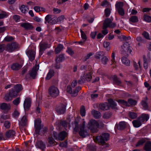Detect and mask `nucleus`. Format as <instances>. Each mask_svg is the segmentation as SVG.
Listing matches in <instances>:
<instances>
[{"label":"nucleus","mask_w":151,"mask_h":151,"mask_svg":"<svg viewBox=\"0 0 151 151\" xmlns=\"http://www.w3.org/2000/svg\"><path fill=\"white\" fill-rule=\"evenodd\" d=\"M81 120L82 123V124H80V130L79 132V134L80 136L83 138H85L88 135V130L86 129L85 126L86 122L84 119H81L80 116H77L76 117V132L77 131L78 125L79 123V122L78 121H80Z\"/></svg>","instance_id":"1"},{"label":"nucleus","mask_w":151,"mask_h":151,"mask_svg":"<svg viewBox=\"0 0 151 151\" xmlns=\"http://www.w3.org/2000/svg\"><path fill=\"white\" fill-rule=\"evenodd\" d=\"M88 128L92 133H96L100 127L99 124L94 119L90 120L88 123Z\"/></svg>","instance_id":"2"},{"label":"nucleus","mask_w":151,"mask_h":151,"mask_svg":"<svg viewBox=\"0 0 151 151\" xmlns=\"http://www.w3.org/2000/svg\"><path fill=\"white\" fill-rule=\"evenodd\" d=\"M93 73L91 71L88 73L83 72L78 81V83L80 84L84 83L86 81L90 82L92 79Z\"/></svg>","instance_id":"3"},{"label":"nucleus","mask_w":151,"mask_h":151,"mask_svg":"<svg viewBox=\"0 0 151 151\" xmlns=\"http://www.w3.org/2000/svg\"><path fill=\"white\" fill-rule=\"evenodd\" d=\"M110 135L108 133H103L99 136H97L96 139L97 141L101 144H104L109 139Z\"/></svg>","instance_id":"4"},{"label":"nucleus","mask_w":151,"mask_h":151,"mask_svg":"<svg viewBox=\"0 0 151 151\" xmlns=\"http://www.w3.org/2000/svg\"><path fill=\"white\" fill-rule=\"evenodd\" d=\"M49 94L52 97L55 98L59 94V91L58 88L54 86H50L48 89Z\"/></svg>","instance_id":"5"},{"label":"nucleus","mask_w":151,"mask_h":151,"mask_svg":"<svg viewBox=\"0 0 151 151\" xmlns=\"http://www.w3.org/2000/svg\"><path fill=\"white\" fill-rule=\"evenodd\" d=\"M39 69V64H36L31 70L29 72V74L31 77L33 79L35 78L37 74V71Z\"/></svg>","instance_id":"6"},{"label":"nucleus","mask_w":151,"mask_h":151,"mask_svg":"<svg viewBox=\"0 0 151 151\" xmlns=\"http://www.w3.org/2000/svg\"><path fill=\"white\" fill-rule=\"evenodd\" d=\"M65 105L63 104H60L57 106L55 110L58 114H64L65 111Z\"/></svg>","instance_id":"7"},{"label":"nucleus","mask_w":151,"mask_h":151,"mask_svg":"<svg viewBox=\"0 0 151 151\" xmlns=\"http://www.w3.org/2000/svg\"><path fill=\"white\" fill-rule=\"evenodd\" d=\"M126 126V122L124 121L120 122L118 124H116L115 126L114 129L115 130L117 129L122 131L125 129Z\"/></svg>","instance_id":"8"},{"label":"nucleus","mask_w":151,"mask_h":151,"mask_svg":"<svg viewBox=\"0 0 151 151\" xmlns=\"http://www.w3.org/2000/svg\"><path fill=\"white\" fill-rule=\"evenodd\" d=\"M41 120L37 119L35 121V131L37 134H39L40 130L43 127V125L41 124Z\"/></svg>","instance_id":"9"},{"label":"nucleus","mask_w":151,"mask_h":151,"mask_svg":"<svg viewBox=\"0 0 151 151\" xmlns=\"http://www.w3.org/2000/svg\"><path fill=\"white\" fill-rule=\"evenodd\" d=\"M39 55H41L43 54L45 50L47 48L48 44L47 43L45 42H41L39 44Z\"/></svg>","instance_id":"10"},{"label":"nucleus","mask_w":151,"mask_h":151,"mask_svg":"<svg viewBox=\"0 0 151 151\" xmlns=\"http://www.w3.org/2000/svg\"><path fill=\"white\" fill-rule=\"evenodd\" d=\"M73 117L72 116L70 115L68 116L65 120H60V124L64 127H67L68 125L69 124L70 122L72 120Z\"/></svg>","instance_id":"11"},{"label":"nucleus","mask_w":151,"mask_h":151,"mask_svg":"<svg viewBox=\"0 0 151 151\" xmlns=\"http://www.w3.org/2000/svg\"><path fill=\"white\" fill-rule=\"evenodd\" d=\"M31 100L30 98H26L24 103V107L25 110L28 111L30 107Z\"/></svg>","instance_id":"12"},{"label":"nucleus","mask_w":151,"mask_h":151,"mask_svg":"<svg viewBox=\"0 0 151 151\" xmlns=\"http://www.w3.org/2000/svg\"><path fill=\"white\" fill-rule=\"evenodd\" d=\"M15 132L13 130H9L5 133V137L7 138H12L15 136Z\"/></svg>","instance_id":"13"},{"label":"nucleus","mask_w":151,"mask_h":151,"mask_svg":"<svg viewBox=\"0 0 151 151\" xmlns=\"http://www.w3.org/2000/svg\"><path fill=\"white\" fill-rule=\"evenodd\" d=\"M0 108L4 111H8L11 109V106L9 104L3 103L0 104Z\"/></svg>","instance_id":"14"},{"label":"nucleus","mask_w":151,"mask_h":151,"mask_svg":"<svg viewBox=\"0 0 151 151\" xmlns=\"http://www.w3.org/2000/svg\"><path fill=\"white\" fill-rule=\"evenodd\" d=\"M35 146L37 148L44 150L45 148V144L41 140L38 141L36 143Z\"/></svg>","instance_id":"15"},{"label":"nucleus","mask_w":151,"mask_h":151,"mask_svg":"<svg viewBox=\"0 0 151 151\" xmlns=\"http://www.w3.org/2000/svg\"><path fill=\"white\" fill-rule=\"evenodd\" d=\"M27 54L29 60L32 61L35 59V52L33 50H29L28 51Z\"/></svg>","instance_id":"16"},{"label":"nucleus","mask_w":151,"mask_h":151,"mask_svg":"<svg viewBox=\"0 0 151 151\" xmlns=\"http://www.w3.org/2000/svg\"><path fill=\"white\" fill-rule=\"evenodd\" d=\"M141 122L142 123L145 121H147L149 118V116L148 114H142L141 116L138 118Z\"/></svg>","instance_id":"17"},{"label":"nucleus","mask_w":151,"mask_h":151,"mask_svg":"<svg viewBox=\"0 0 151 151\" xmlns=\"http://www.w3.org/2000/svg\"><path fill=\"white\" fill-rule=\"evenodd\" d=\"M68 134L65 131L61 132L58 134V139L63 141L67 137Z\"/></svg>","instance_id":"18"},{"label":"nucleus","mask_w":151,"mask_h":151,"mask_svg":"<svg viewBox=\"0 0 151 151\" xmlns=\"http://www.w3.org/2000/svg\"><path fill=\"white\" fill-rule=\"evenodd\" d=\"M21 26L27 30H31L33 28L32 25L29 23H23L21 24Z\"/></svg>","instance_id":"19"},{"label":"nucleus","mask_w":151,"mask_h":151,"mask_svg":"<svg viewBox=\"0 0 151 151\" xmlns=\"http://www.w3.org/2000/svg\"><path fill=\"white\" fill-rule=\"evenodd\" d=\"M146 140L145 138H142L138 141L136 145L137 147H138L143 145L146 142Z\"/></svg>","instance_id":"20"},{"label":"nucleus","mask_w":151,"mask_h":151,"mask_svg":"<svg viewBox=\"0 0 151 151\" xmlns=\"http://www.w3.org/2000/svg\"><path fill=\"white\" fill-rule=\"evenodd\" d=\"M28 120L26 116H24L22 117L21 122H20L19 126L21 128L22 127L24 126L27 123Z\"/></svg>","instance_id":"21"},{"label":"nucleus","mask_w":151,"mask_h":151,"mask_svg":"<svg viewBox=\"0 0 151 151\" xmlns=\"http://www.w3.org/2000/svg\"><path fill=\"white\" fill-rule=\"evenodd\" d=\"M143 149L145 151H151V141H148L145 143Z\"/></svg>","instance_id":"22"},{"label":"nucleus","mask_w":151,"mask_h":151,"mask_svg":"<svg viewBox=\"0 0 151 151\" xmlns=\"http://www.w3.org/2000/svg\"><path fill=\"white\" fill-rule=\"evenodd\" d=\"M108 102L109 104V107L113 109H116V106H117L116 103L112 99H109L108 100Z\"/></svg>","instance_id":"23"},{"label":"nucleus","mask_w":151,"mask_h":151,"mask_svg":"<svg viewBox=\"0 0 151 151\" xmlns=\"http://www.w3.org/2000/svg\"><path fill=\"white\" fill-rule=\"evenodd\" d=\"M141 123L139 118L137 120H134L132 122L134 127L135 128H138L140 127L142 125Z\"/></svg>","instance_id":"24"},{"label":"nucleus","mask_w":151,"mask_h":151,"mask_svg":"<svg viewBox=\"0 0 151 151\" xmlns=\"http://www.w3.org/2000/svg\"><path fill=\"white\" fill-rule=\"evenodd\" d=\"M54 71L53 69H50L47 74L45 79L47 80L50 79L54 75Z\"/></svg>","instance_id":"25"},{"label":"nucleus","mask_w":151,"mask_h":151,"mask_svg":"<svg viewBox=\"0 0 151 151\" xmlns=\"http://www.w3.org/2000/svg\"><path fill=\"white\" fill-rule=\"evenodd\" d=\"M100 109L103 110H107L109 109V106L107 104L101 103L99 104Z\"/></svg>","instance_id":"26"},{"label":"nucleus","mask_w":151,"mask_h":151,"mask_svg":"<svg viewBox=\"0 0 151 151\" xmlns=\"http://www.w3.org/2000/svg\"><path fill=\"white\" fill-rule=\"evenodd\" d=\"M91 113L93 116L96 119H99L100 117V113L99 112L95 110H93Z\"/></svg>","instance_id":"27"},{"label":"nucleus","mask_w":151,"mask_h":151,"mask_svg":"<svg viewBox=\"0 0 151 151\" xmlns=\"http://www.w3.org/2000/svg\"><path fill=\"white\" fill-rule=\"evenodd\" d=\"M65 58L63 55L60 54L56 57V62L57 64L60 63L61 62L64 60Z\"/></svg>","instance_id":"28"},{"label":"nucleus","mask_w":151,"mask_h":151,"mask_svg":"<svg viewBox=\"0 0 151 151\" xmlns=\"http://www.w3.org/2000/svg\"><path fill=\"white\" fill-rule=\"evenodd\" d=\"M112 78L114 83L118 85H120L122 83V82L118 78L116 75H114L112 77Z\"/></svg>","instance_id":"29"},{"label":"nucleus","mask_w":151,"mask_h":151,"mask_svg":"<svg viewBox=\"0 0 151 151\" xmlns=\"http://www.w3.org/2000/svg\"><path fill=\"white\" fill-rule=\"evenodd\" d=\"M22 66L17 63L12 64L11 66V68L14 70H18L20 69Z\"/></svg>","instance_id":"30"},{"label":"nucleus","mask_w":151,"mask_h":151,"mask_svg":"<svg viewBox=\"0 0 151 151\" xmlns=\"http://www.w3.org/2000/svg\"><path fill=\"white\" fill-rule=\"evenodd\" d=\"M142 35L144 38L145 39L149 40H151L150 34L146 31H144L142 33Z\"/></svg>","instance_id":"31"},{"label":"nucleus","mask_w":151,"mask_h":151,"mask_svg":"<svg viewBox=\"0 0 151 151\" xmlns=\"http://www.w3.org/2000/svg\"><path fill=\"white\" fill-rule=\"evenodd\" d=\"M9 93L10 94V96H11L13 98H14L17 96L18 93L14 89L12 88L9 91Z\"/></svg>","instance_id":"32"},{"label":"nucleus","mask_w":151,"mask_h":151,"mask_svg":"<svg viewBox=\"0 0 151 151\" xmlns=\"http://www.w3.org/2000/svg\"><path fill=\"white\" fill-rule=\"evenodd\" d=\"M128 102L130 106H135L137 103V101L132 98H129L128 99Z\"/></svg>","instance_id":"33"},{"label":"nucleus","mask_w":151,"mask_h":151,"mask_svg":"<svg viewBox=\"0 0 151 151\" xmlns=\"http://www.w3.org/2000/svg\"><path fill=\"white\" fill-rule=\"evenodd\" d=\"M20 9L22 13L24 14H26L28 12L29 10V8L27 6H26L24 5H22L21 6Z\"/></svg>","instance_id":"34"},{"label":"nucleus","mask_w":151,"mask_h":151,"mask_svg":"<svg viewBox=\"0 0 151 151\" xmlns=\"http://www.w3.org/2000/svg\"><path fill=\"white\" fill-rule=\"evenodd\" d=\"M128 116L130 118L134 119L137 117V114L136 112L130 111L129 113Z\"/></svg>","instance_id":"35"},{"label":"nucleus","mask_w":151,"mask_h":151,"mask_svg":"<svg viewBox=\"0 0 151 151\" xmlns=\"http://www.w3.org/2000/svg\"><path fill=\"white\" fill-rule=\"evenodd\" d=\"M130 22L133 23H137L139 21L138 18L137 17L134 16H132L129 19Z\"/></svg>","instance_id":"36"},{"label":"nucleus","mask_w":151,"mask_h":151,"mask_svg":"<svg viewBox=\"0 0 151 151\" xmlns=\"http://www.w3.org/2000/svg\"><path fill=\"white\" fill-rule=\"evenodd\" d=\"M63 48L62 45L59 44L57 47L55 49V51L56 54H58L60 52Z\"/></svg>","instance_id":"37"},{"label":"nucleus","mask_w":151,"mask_h":151,"mask_svg":"<svg viewBox=\"0 0 151 151\" xmlns=\"http://www.w3.org/2000/svg\"><path fill=\"white\" fill-rule=\"evenodd\" d=\"M23 88L22 86L21 85L17 84L14 86V89L18 93L20 91L22 90Z\"/></svg>","instance_id":"38"},{"label":"nucleus","mask_w":151,"mask_h":151,"mask_svg":"<svg viewBox=\"0 0 151 151\" xmlns=\"http://www.w3.org/2000/svg\"><path fill=\"white\" fill-rule=\"evenodd\" d=\"M121 60L123 63L127 65H129L130 64V61L128 60L127 58L123 57L122 58Z\"/></svg>","instance_id":"39"},{"label":"nucleus","mask_w":151,"mask_h":151,"mask_svg":"<svg viewBox=\"0 0 151 151\" xmlns=\"http://www.w3.org/2000/svg\"><path fill=\"white\" fill-rule=\"evenodd\" d=\"M118 102L119 104H122L125 106H130V105L129 104L128 101H127L124 100L119 99L118 100Z\"/></svg>","instance_id":"40"},{"label":"nucleus","mask_w":151,"mask_h":151,"mask_svg":"<svg viewBox=\"0 0 151 151\" xmlns=\"http://www.w3.org/2000/svg\"><path fill=\"white\" fill-rule=\"evenodd\" d=\"M80 112V114L81 116L83 117L85 116L86 113V110L85 107L84 106H82L81 107Z\"/></svg>","instance_id":"41"},{"label":"nucleus","mask_w":151,"mask_h":151,"mask_svg":"<svg viewBox=\"0 0 151 151\" xmlns=\"http://www.w3.org/2000/svg\"><path fill=\"white\" fill-rule=\"evenodd\" d=\"M144 19L145 21L150 23L151 22V17L147 14H144L143 16Z\"/></svg>","instance_id":"42"},{"label":"nucleus","mask_w":151,"mask_h":151,"mask_svg":"<svg viewBox=\"0 0 151 151\" xmlns=\"http://www.w3.org/2000/svg\"><path fill=\"white\" fill-rule=\"evenodd\" d=\"M111 9L110 8H106L104 10V13L106 17L109 16L111 13Z\"/></svg>","instance_id":"43"},{"label":"nucleus","mask_w":151,"mask_h":151,"mask_svg":"<svg viewBox=\"0 0 151 151\" xmlns=\"http://www.w3.org/2000/svg\"><path fill=\"white\" fill-rule=\"evenodd\" d=\"M67 91L69 93L71 94L72 96L73 97H75V91H74V89L73 90V93H72V90L70 86H68L67 87Z\"/></svg>","instance_id":"44"},{"label":"nucleus","mask_w":151,"mask_h":151,"mask_svg":"<svg viewBox=\"0 0 151 151\" xmlns=\"http://www.w3.org/2000/svg\"><path fill=\"white\" fill-rule=\"evenodd\" d=\"M11 43L8 44L6 47V49L9 52H12L14 51L13 47Z\"/></svg>","instance_id":"45"},{"label":"nucleus","mask_w":151,"mask_h":151,"mask_svg":"<svg viewBox=\"0 0 151 151\" xmlns=\"http://www.w3.org/2000/svg\"><path fill=\"white\" fill-rule=\"evenodd\" d=\"M34 9L37 12H39L40 11H44L45 10L44 8L40 7L38 6H35Z\"/></svg>","instance_id":"46"},{"label":"nucleus","mask_w":151,"mask_h":151,"mask_svg":"<svg viewBox=\"0 0 151 151\" xmlns=\"http://www.w3.org/2000/svg\"><path fill=\"white\" fill-rule=\"evenodd\" d=\"M122 3L121 2L116 3L115 5V8L116 10L122 8Z\"/></svg>","instance_id":"47"},{"label":"nucleus","mask_w":151,"mask_h":151,"mask_svg":"<svg viewBox=\"0 0 151 151\" xmlns=\"http://www.w3.org/2000/svg\"><path fill=\"white\" fill-rule=\"evenodd\" d=\"M109 60L107 58L106 56L102 57L101 59V62L102 64L105 65L107 63Z\"/></svg>","instance_id":"48"},{"label":"nucleus","mask_w":151,"mask_h":151,"mask_svg":"<svg viewBox=\"0 0 151 151\" xmlns=\"http://www.w3.org/2000/svg\"><path fill=\"white\" fill-rule=\"evenodd\" d=\"M52 17V15L50 14H48L45 17V23H46L47 22L49 24L50 22Z\"/></svg>","instance_id":"49"},{"label":"nucleus","mask_w":151,"mask_h":151,"mask_svg":"<svg viewBox=\"0 0 151 151\" xmlns=\"http://www.w3.org/2000/svg\"><path fill=\"white\" fill-rule=\"evenodd\" d=\"M94 53L91 52L88 54L86 56H85L83 58V60L84 61H86L87 60L89 59L91 56L93 55Z\"/></svg>","instance_id":"50"},{"label":"nucleus","mask_w":151,"mask_h":151,"mask_svg":"<svg viewBox=\"0 0 151 151\" xmlns=\"http://www.w3.org/2000/svg\"><path fill=\"white\" fill-rule=\"evenodd\" d=\"M11 44L12 45L13 47V50H17L19 48L18 44L16 42H14L11 43Z\"/></svg>","instance_id":"51"},{"label":"nucleus","mask_w":151,"mask_h":151,"mask_svg":"<svg viewBox=\"0 0 151 151\" xmlns=\"http://www.w3.org/2000/svg\"><path fill=\"white\" fill-rule=\"evenodd\" d=\"M118 14L122 16H123L124 15L125 13L124 9L123 8L118 9L117 10Z\"/></svg>","instance_id":"52"},{"label":"nucleus","mask_w":151,"mask_h":151,"mask_svg":"<svg viewBox=\"0 0 151 151\" xmlns=\"http://www.w3.org/2000/svg\"><path fill=\"white\" fill-rule=\"evenodd\" d=\"M57 18L56 17H52L50 22V24H55L57 23Z\"/></svg>","instance_id":"53"},{"label":"nucleus","mask_w":151,"mask_h":151,"mask_svg":"<svg viewBox=\"0 0 151 151\" xmlns=\"http://www.w3.org/2000/svg\"><path fill=\"white\" fill-rule=\"evenodd\" d=\"M142 105V107L146 110L148 108V106L146 102L144 101H142L141 102Z\"/></svg>","instance_id":"54"},{"label":"nucleus","mask_w":151,"mask_h":151,"mask_svg":"<svg viewBox=\"0 0 151 151\" xmlns=\"http://www.w3.org/2000/svg\"><path fill=\"white\" fill-rule=\"evenodd\" d=\"M81 36L82 39L85 40V41H86L87 40V37L86 34L83 32V31L82 30L81 31Z\"/></svg>","instance_id":"55"},{"label":"nucleus","mask_w":151,"mask_h":151,"mask_svg":"<svg viewBox=\"0 0 151 151\" xmlns=\"http://www.w3.org/2000/svg\"><path fill=\"white\" fill-rule=\"evenodd\" d=\"M110 44V43L109 42H105L103 43V46L104 47L106 48L107 50H109Z\"/></svg>","instance_id":"56"},{"label":"nucleus","mask_w":151,"mask_h":151,"mask_svg":"<svg viewBox=\"0 0 151 151\" xmlns=\"http://www.w3.org/2000/svg\"><path fill=\"white\" fill-rule=\"evenodd\" d=\"M66 52L71 56L73 55L74 53V51L69 47H67Z\"/></svg>","instance_id":"57"},{"label":"nucleus","mask_w":151,"mask_h":151,"mask_svg":"<svg viewBox=\"0 0 151 151\" xmlns=\"http://www.w3.org/2000/svg\"><path fill=\"white\" fill-rule=\"evenodd\" d=\"M13 98L12 97L10 96L9 93L6 95L4 97L5 100L8 101L12 100Z\"/></svg>","instance_id":"58"},{"label":"nucleus","mask_w":151,"mask_h":151,"mask_svg":"<svg viewBox=\"0 0 151 151\" xmlns=\"http://www.w3.org/2000/svg\"><path fill=\"white\" fill-rule=\"evenodd\" d=\"M13 19L16 22H18L20 21V17L19 15H14L13 16Z\"/></svg>","instance_id":"59"},{"label":"nucleus","mask_w":151,"mask_h":151,"mask_svg":"<svg viewBox=\"0 0 151 151\" xmlns=\"http://www.w3.org/2000/svg\"><path fill=\"white\" fill-rule=\"evenodd\" d=\"M4 125L6 128L7 129L9 128L11 126L10 122L8 121H5L4 123Z\"/></svg>","instance_id":"60"},{"label":"nucleus","mask_w":151,"mask_h":151,"mask_svg":"<svg viewBox=\"0 0 151 151\" xmlns=\"http://www.w3.org/2000/svg\"><path fill=\"white\" fill-rule=\"evenodd\" d=\"M95 58L97 59H100L101 57H102V56L101 54V52H98L96 53L95 55Z\"/></svg>","instance_id":"61"},{"label":"nucleus","mask_w":151,"mask_h":151,"mask_svg":"<svg viewBox=\"0 0 151 151\" xmlns=\"http://www.w3.org/2000/svg\"><path fill=\"white\" fill-rule=\"evenodd\" d=\"M20 98L18 97L14 100L13 101V103L16 105H17L20 102Z\"/></svg>","instance_id":"62"},{"label":"nucleus","mask_w":151,"mask_h":151,"mask_svg":"<svg viewBox=\"0 0 151 151\" xmlns=\"http://www.w3.org/2000/svg\"><path fill=\"white\" fill-rule=\"evenodd\" d=\"M14 39L13 37L12 36H7L4 38V40L7 42H10Z\"/></svg>","instance_id":"63"},{"label":"nucleus","mask_w":151,"mask_h":151,"mask_svg":"<svg viewBox=\"0 0 151 151\" xmlns=\"http://www.w3.org/2000/svg\"><path fill=\"white\" fill-rule=\"evenodd\" d=\"M111 116V115L110 113L109 112H107L105 113L103 115V118L104 119H108Z\"/></svg>","instance_id":"64"}]
</instances>
